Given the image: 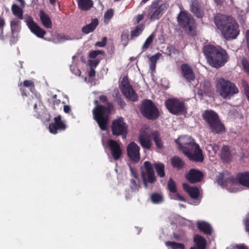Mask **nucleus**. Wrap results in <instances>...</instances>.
Returning <instances> with one entry per match:
<instances>
[{
  "label": "nucleus",
  "instance_id": "39",
  "mask_svg": "<svg viewBox=\"0 0 249 249\" xmlns=\"http://www.w3.org/2000/svg\"><path fill=\"white\" fill-rule=\"evenodd\" d=\"M167 247H170L172 249H185V246L182 243L168 241L165 242Z\"/></svg>",
  "mask_w": 249,
  "mask_h": 249
},
{
  "label": "nucleus",
  "instance_id": "34",
  "mask_svg": "<svg viewBox=\"0 0 249 249\" xmlns=\"http://www.w3.org/2000/svg\"><path fill=\"white\" fill-rule=\"evenodd\" d=\"M171 163L174 168L178 170L183 169L185 166L184 161L178 156H174L171 159Z\"/></svg>",
  "mask_w": 249,
  "mask_h": 249
},
{
  "label": "nucleus",
  "instance_id": "53",
  "mask_svg": "<svg viewBox=\"0 0 249 249\" xmlns=\"http://www.w3.org/2000/svg\"><path fill=\"white\" fill-rule=\"evenodd\" d=\"M20 24V21L17 20H12L10 22V25L11 27V30L13 31V29L16 26H18Z\"/></svg>",
  "mask_w": 249,
  "mask_h": 249
},
{
  "label": "nucleus",
  "instance_id": "45",
  "mask_svg": "<svg viewBox=\"0 0 249 249\" xmlns=\"http://www.w3.org/2000/svg\"><path fill=\"white\" fill-rule=\"evenodd\" d=\"M130 187L132 191L134 192L138 191L140 188V185L137 183L135 178L131 179Z\"/></svg>",
  "mask_w": 249,
  "mask_h": 249
},
{
  "label": "nucleus",
  "instance_id": "49",
  "mask_svg": "<svg viewBox=\"0 0 249 249\" xmlns=\"http://www.w3.org/2000/svg\"><path fill=\"white\" fill-rule=\"evenodd\" d=\"M113 16V11L112 9H108L104 15V18L108 19V20L110 19V18Z\"/></svg>",
  "mask_w": 249,
  "mask_h": 249
},
{
  "label": "nucleus",
  "instance_id": "19",
  "mask_svg": "<svg viewBox=\"0 0 249 249\" xmlns=\"http://www.w3.org/2000/svg\"><path fill=\"white\" fill-rule=\"evenodd\" d=\"M186 179L191 183L201 182L204 178L203 173L196 169H191L185 175Z\"/></svg>",
  "mask_w": 249,
  "mask_h": 249
},
{
  "label": "nucleus",
  "instance_id": "52",
  "mask_svg": "<svg viewBox=\"0 0 249 249\" xmlns=\"http://www.w3.org/2000/svg\"><path fill=\"white\" fill-rule=\"evenodd\" d=\"M144 18L143 14H138L134 18V23L139 24V22Z\"/></svg>",
  "mask_w": 249,
  "mask_h": 249
},
{
  "label": "nucleus",
  "instance_id": "47",
  "mask_svg": "<svg viewBox=\"0 0 249 249\" xmlns=\"http://www.w3.org/2000/svg\"><path fill=\"white\" fill-rule=\"evenodd\" d=\"M160 53H157L156 54L152 56L149 58L150 64H153V65L156 64L158 60L159 59L160 56Z\"/></svg>",
  "mask_w": 249,
  "mask_h": 249
},
{
  "label": "nucleus",
  "instance_id": "21",
  "mask_svg": "<svg viewBox=\"0 0 249 249\" xmlns=\"http://www.w3.org/2000/svg\"><path fill=\"white\" fill-rule=\"evenodd\" d=\"M180 70L181 75L187 82L191 83L195 79V75L192 68L187 64H183L181 65Z\"/></svg>",
  "mask_w": 249,
  "mask_h": 249
},
{
  "label": "nucleus",
  "instance_id": "10",
  "mask_svg": "<svg viewBox=\"0 0 249 249\" xmlns=\"http://www.w3.org/2000/svg\"><path fill=\"white\" fill-rule=\"evenodd\" d=\"M120 89L122 93L126 99L132 102H136L138 100L137 94L130 85L127 76L123 78Z\"/></svg>",
  "mask_w": 249,
  "mask_h": 249
},
{
  "label": "nucleus",
  "instance_id": "16",
  "mask_svg": "<svg viewBox=\"0 0 249 249\" xmlns=\"http://www.w3.org/2000/svg\"><path fill=\"white\" fill-rule=\"evenodd\" d=\"M25 22L30 31L36 36L39 38H43L46 32L39 27L38 24L34 21L31 16H29Z\"/></svg>",
  "mask_w": 249,
  "mask_h": 249
},
{
  "label": "nucleus",
  "instance_id": "28",
  "mask_svg": "<svg viewBox=\"0 0 249 249\" xmlns=\"http://www.w3.org/2000/svg\"><path fill=\"white\" fill-rule=\"evenodd\" d=\"M183 186L184 190L190 195L191 198L196 199L198 197L199 190L197 187H190L185 183H184Z\"/></svg>",
  "mask_w": 249,
  "mask_h": 249
},
{
  "label": "nucleus",
  "instance_id": "51",
  "mask_svg": "<svg viewBox=\"0 0 249 249\" xmlns=\"http://www.w3.org/2000/svg\"><path fill=\"white\" fill-rule=\"evenodd\" d=\"M242 65L244 71L249 74V63L247 60H243Z\"/></svg>",
  "mask_w": 249,
  "mask_h": 249
},
{
  "label": "nucleus",
  "instance_id": "4",
  "mask_svg": "<svg viewBox=\"0 0 249 249\" xmlns=\"http://www.w3.org/2000/svg\"><path fill=\"white\" fill-rule=\"evenodd\" d=\"M216 87L220 95L224 98H230L239 90L235 85L223 78H219L216 80Z\"/></svg>",
  "mask_w": 249,
  "mask_h": 249
},
{
  "label": "nucleus",
  "instance_id": "26",
  "mask_svg": "<svg viewBox=\"0 0 249 249\" xmlns=\"http://www.w3.org/2000/svg\"><path fill=\"white\" fill-rule=\"evenodd\" d=\"M191 11L198 18H202L203 13L201 10L200 4L197 0H194L191 5Z\"/></svg>",
  "mask_w": 249,
  "mask_h": 249
},
{
  "label": "nucleus",
  "instance_id": "3",
  "mask_svg": "<svg viewBox=\"0 0 249 249\" xmlns=\"http://www.w3.org/2000/svg\"><path fill=\"white\" fill-rule=\"evenodd\" d=\"M202 117L208 124L209 128L212 133L221 134L225 132V126L218 114L215 111L213 110H206L202 113Z\"/></svg>",
  "mask_w": 249,
  "mask_h": 249
},
{
  "label": "nucleus",
  "instance_id": "1",
  "mask_svg": "<svg viewBox=\"0 0 249 249\" xmlns=\"http://www.w3.org/2000/svg\"><path fill=\"white\" fill-rule=\"evenodd\" d=\"M203 52L209 64L216 69L224 66L229 60L227 51L220 46L206 45L203 47Z\"/></svg>",
  "mask_w": 249,
  "mask_h": 249
},
{
  "label": "nucleus",
  "instance_id": "50",
  "mask_svg": "<svg viewBox=\"0 0 249 249\" xmlns=\"http://www.w3.org/2000/svg\"><path fill=\"white\" fill-rule=\"evenodd\" d=\"M129 168L131 176L136 180H139V177L136 172V170L130 165L129 166Z\"/></svg>",
  "mask_w": 249,
  "mask_h": 249
},
{
  "label": "nucleus",
  "instance_id": "20",
  "mask_svg": "<svg viewBox=\"0 0 249 249\" xmlns=\"http://www.w3.org/2000/svg\"><path fill=\"white\" fill-rule=\"evenodd\" d=\"M107 144L113 159L116 160H118L122 155L120 144L117 141L112 139L108 141Z\"/></svg>",
  "mask_w": 249,
  "mask_h": 249
},
{
  "label": "nucleus",
  "instance_id": "22",
  "mask_svg": "<svg viewBox=\"0 0 249 249\" xmlns=\"http://www.w3.org/2000/svg\"><path fill=\"white\" fill-rule=\"evenodd\" d=\"M236 182V185L240 184L243 186L249 188V172L239 173L236 175V179L232 178Z\"/></svg>",
  "mask_w": 249,
  "mask_h": 249
},
{
  "label": "nucleus",
  "instance_id": "55",
  "mask_svg": "<svg viewBox=\"0 0 249 249\" xmlns=\"http://www.w3.org/2000/svg\"><path fill=\"white\" fill-rule=\"evenodd\" d=\"M100 101L103 103H105L107 105V103L109 102L107 101V98L105 95H102L99 97Z\"/></svg>",
  "mask_w": 249,
  "mask_h": 249
},
{
  "label": "nucleus",
  "instance_id": "31",
  "mask_svg": "<svg viewBox=\"0 0 249 249\" xmlns=\"http://www.w3.org/2000/svg\"><path fill=\"white\" fill-rule=\"evenodd\" d=\"M77 2L78 8L84 11H89L93 5L92 0H77Z\"/></svg>",
  "mask_w": 249,
  "mask_h": 249
},
{
  "label": "nucleus",
  "instance_id": "59",
  "mask_svg": "<svg viewBox=\"0 0 249 249\" xmlns=\"http://www.w3.org/2000/svg\"><path fill=\"white\" fill-rule=\"evenodd\" d=\"M128 35L127 33L123 32L121 35V39L122 40H126L128 39Z\"/></svg>",
  "mask_w": 249,
  "mask_h": 249
},
{
  "label": "nucleus",
  "instance_id": "9",
  "mask_svg": "<svg viewBox=\"0 0 249 249\" xmlns=\"http://www.w3.org/2000/svg\"><path fill=\"white\" fill-rule=\"evenodd\" d=\"M165 106L168 111L174 115H180L186 111L184 103L177 98H170L166 100Z\"/></svg>",
  "mask_w": 249,
  "mask_h": 249
},
{
  "label": "nucleus",
  "instance_id": "18",
  "mask_svg": "<svg viewBox=\"0 0 249 249\" xmlns=\"http://www.w3.org/2000/svg\"><path fill=\"white\" fill-rule=\"evenodd\" d=\"M233 19L231 16L218 14L214 17V22L217 28L222 31Z\"/></svg>",
  "mask_w": 249,
  "mask_h": 249
},
{
  "label": "nucleus",
  "instance_id": "57",
  "mask_svg": "<svg viewBox=\"0 0 249 249\" xmlns=\"http://www.w3.org/2000/svg\"><path fill=\"white\" fill-rule=\"evenodd\" d=\"M231 249H248L247 246L244 245L240 244V245H236L232 247Z\"/></svg>",
  "mask_w": 249,
  "mask_h": 249
},
{
  "label": "nucleus",
  "instance_id": "15",
  "mask_svg": "<svg viewBox=\"0 0 249 249\" xmlns=\"http://www.w3.org/2000/svg\"><path fill=\"white\" fill-rule=\"evenodd\" d=\"M140 148L134 142H130L126 147L127 155L129 159L133 162H137L140 160Z\"/></svg>",
  "mask_w": 249,
  "mask_h": 249
},
{
  "label": "nucleus",
  "instance_id": "54",
  "mask_svg": "<svg viewBox=\"0 0 249 249\" xmlns=\"http://www.w3.org/2000/svg\"><path fill=\"white\" fill-rule=\"evenodd\" d=\"M246 231L249 233V213L247 215L245 220Z\"/></svg>",
  "mask_w": 249,
  "mask_h": 249
},
{
  "label": "nucleus",
  "instance_id": "7",
  "mask_svg": "<svg viewBox=\"0 0 249 249\" xmlns=\"http://www.w3.org/2000/svg\"><path fill=\"white\" fill-rule=\"evenodd\" d=\"M141 177L145 188H148L147 184L154 183L156 181L153 166L151 162L145 161L141 167Z\"/></svg>",
  "mask_w": 249,
  "mask_h": 249
},
{
  "label": "nucleus",
  "instance_id": "62",
  "mask_svg": "<svg viewBox=\"0 0 249 249\" xmlns=\"http://www.w3.org/2000/svg\"><path fill=\"white\" fill-rule=\"evenodd\" d=\"M89 63L91 66H94L96 67L99 63V61L96 60H90Z\"/></svg>",
  "mask_w": 249,
  "mask_h": 249
},
{
  "label": "nucleus",
  "instance_id": "44",
  "mask_svg": "<svg viewBox=\"0 0 249 249\" xmlns=\"http://www.w3.org/2000/svg\"><path fill=\"white\" fill-rule=\"evenodd\" d=\"M115 100L121 108H123L126 106L125 102L119 93L116 94Z\"/></svg>",
  "mask_w": 249,
  "mask_h": 249
},
{
  "label": "nucleus",
  "instance_id": "42",
  "mask_svg": "<svg viewBox=\"0 0 249 249\" xmlns=\"http://www.w3.org/2000/svg\"><path fill=\"white\" fill-rule=\"evenodd\" d=\"M151 199L154 203H160L163 201L162 195L158 193H153L151 196Z\"/></svg>",
  "mask_w": 249,
  "mask_h": 249
},
{
  "label": "nucleus",
  "instance_id": "25",
  "mask_svg": "<svg viewBox=\"0 0 249 249\" xmlns=\"http://www.w3.org/2000/svg\"><path fill=\"white\" fill-rule=\"evenodd\" d=\"M197 94L201 97L204 95L210 96L211 94V85L209 81H204L198 90Z\"/></svg>",
  "mask_w": 249,
  "mask_h": 249
},
{
  "label": "nucleus",
  "instance_id": "43",
  "mask_svg": "<svg viewBox=\"0 0 249 249\" xmlns=\"http://www.w3.org/2000/svg\"><path fill=\"white\" fill-rule=\"evenodd\" d=\"M22 86L29 88L31 92H33V90L35 89L34 83L31 80H24L23 83H22Z\"/></svg>",
  "mask_w": 249,
  "mask_h": 249
},
{
  "label": "nucleus",
  "instance_id": "32",
  "mask_svg": "<svg viewBox=\"0 0 249 249\" xmlns=\"http://www.w3.org/2000/svg\"><path fill=\"white\" fill-rule=\"evenodd\" d=\"M220 157L221 160L226 162L230 161L231 154L230 148L228 145H223L221 150Z\"/></svg>",
  "mask_w": 249,
  "mask_h": 249
},
{
  "label": "nucleus",
  "instance_id": "61",
  "mask_svg": "<svg viewBox=\"0 0 249 249\" xmlns=\"http://www.w3.org/2000/svg\"><path fill=\"white\" fill-rule=\"evenodd\" d=\"M95 75V71L92 68H90V71L89 72V76L90 77H92Z\"/></svg>",
  "mask_w": 249,
  "mask_h": 249
},
{
  "label": "nucleus",
  "instance_id": "17",
  "mask_svg": "<svg viewBox=\"0 0 249 249\" xmlns=\"http://www.w3.org/2000/svg\"><path fill=\"white\" fill-rule=\"evenodd\" d=\"M54 122L50 123L49 125V129L53 134H56L58 131H64L67 127L66 124L62 121V117L58 115L53 119Z\"/></svg>",
  "mask_w": 249,
  "mask_h": 249
},
{
  "label": "nucleus",
  "instance_id": "35",
  "mask_svg": "<svg viewBox=\"0 0 249 249\" xmlns=\"http://www.w3.org/2000/svg\"><path fill=\"white\" fill-rule=\"evenodd\" d=\"M145 29L144 23L138 24L135 28L131 29L130 32V39H133L139 36Z\"/></svg>",
  "mask_w": 249,
  "mask_h": 249
},
{
  "label": "nucleus",
  "instance_id": "13",
  "mask_svg": "<svg viewBox=\"0 0 249 249\" xmlns=\"http://www.w3.org/2000/svg\"><path fill=\"white\" fill-rule=\"evenodd\" d=\"M176 143L178 144V148L184 154L191 148H193L194 145L197 144L195 142V140L190 136H184L179 137L175 140Z\"/></svg>",
  "mask_w": 249,
  "mask_h": 249
},
{
  "label": "nucleus",
  "instance_id": "5",
  "mask_svg": "<svg viewBox=\"0 0 249 249\" xmlns=\"http://www.w3.org/2000/svg\"><path fill=\"white\" fill-rule=\"evenodd\" d=\"M178 22L185 32L191 36L196 35V22L190 14L186 11H181L178 16Z\"/></svg>",
  "mask_w": 249,
  "mask_h": 249
},
{
  "label": "nucleus",
  "instance_id": "6",
  "mask_svg": "<svg viewBox=\"0 0 249 249\" xmlns=\"http://www.w3.org/2000/svg\"><path fill=\"white\" fill-rule=\"evenodd\" d=\"M140 110L142 115L148 120H156L160 115L158 107L149 99H144L142 101Z\"/></svg>",
  "mask_w": 249,
  "mask_h": 249
},
{
  "label": "nucleus",
  "instance_id": "8",
  "mask_svg": "<svg viewBox=\"0 0 249 249\" xmlns=\"http://www.w3.org/2000/svg\"><path fill=\"white\" fill-rule=\"evenodd\" d=\"M161 0H155L149 7L151 15L150 19L154 21L160 18L169 7V4L167 2L161 3Z\"/></svg>",
  "mask_w": 249,
  "mask_h": 249
},
{
  "label": "nucleus",
  "instance_id": "23",
  "mask_svg": "<svg viewBox=\"0 0 249 249\" xmlns=\"http://www.w3.org/2000/svg\"><path fill=\"white\" fill-rule=\"evenodd\" d=\"M232 178L236 179V177L230 176L228 178H224V174L220 173L216 177V181L219 185L223 187L236 185V182L232 180Z\"/></svg>",
  "mask_w": 249,
  "mask_h": 249
},
{
  "label": "nucleus",
  "instance_id": "33",
  "mask_svg": "<svg viewBox=\"0 0 249 249\" xmlns=\"http://www.w3.org/2000/svg\"><path fill=\"white\" fill-rule=\"evenodd\" d=\"M40 19L43 25L46 28H52V22L49 16L43 10L39 13Z\"/></svg>",
  "mask_w": 249,
  "mask_h": 249
},
{
  "label": "nucleus",
  "instance_id": "11",
  "mask_svg": "<svg viewBox=\"0 0 249 249\" xmlns=\"http://www.w3.org/2000/svg\"><path fill=\"white\" fill-rule=\"evenodd\" d=\"M127 125L124 122L123 117H120L113 121L111 125L112 133L114 136H122L125 138L127 134Z\"/></svg>",
  "mask_w": 249,
  "mask_h": 249
},
{
  "label": "nucleus",
  "instance_id": "40",
  "mask_svg": "<svg viewBox=\"0 0 249 249\" xmlns=\"http://www.w3.org/2000/svg\"><path fill=\"white\" fill-rule=\"evenodd\" d=\"M155 36V33H152L148 36V37L146 39V40H145V41L144 42V44L142 45V50L143 51L146 50L150 47V46L152 44V42H153Z\"/></svg>",
  "mask_w": 249,
  "mask_h": 249
},
{
  "label": "nucleus",
  "instance_id": "60",
  "mask_svg": "<svg viewBox=\"0 0 249 249\" xmlns=\"http://www.w3.org/2000/svg\"><path fill=\"white\" fill-rule=\"evenodd\" d=\"M64 111L66 113H69L71 110V107L68 105H65L64 106L63 108Z\"/></svg>",
  "mask_w": 249,
  "mask_h": 249
},
{
  "label": "nucleus",
  "instance_id": "2",
  "mask_svg": "<svg viewBox=\"0 0 249 249\" xmlns=\"http://www.w3.org/2000/svg\"><path fill=\"white\" fill-rule=\"evenodd\" d=\"M94 104L96 106L92 110L93 119L102 130H106L108 125L109 116L114 109V106L112 103H107V107L99 105V101L97 100L94 101Z\"/></svg>",
  "mask_w": 249,
  "mask_h": 249
},
{
  "label": "nucleus",
  "instance_id": "63",
  "mask_svg": "<svg viewBox=\"0 0 249 249\" xmlns=\"http://www.w3.org/2000/svg\"><path fill=\"white\" fill-rule=\"evenodd\" d=\"M5 25V22L3 19L0 18V30H3V28Z\"/></svg>",
  "mask_w": 249,
  "mask_h": 249
},
{
  "label": "nucleus",
  "instance_id": "64",
  "mask_svg": "<svg viewBox=\"0 0 249 249\" xmlns=\"http://www.w3.org/2000/svg\"><path fill=\"white\" fill-rule=\"evenodd\" d=\"M219 147L217 145H214L213 147V150L215 152V153H216Z\"/></svg>",
  "mask_w": 249,
  "mask_h": 249
},
{
  "label": "nucleus",
  "instance_id": "12",
  "mask_svg": "<svg viewBox=\"0 0 249 249\" xmlns=\"http://www.w3.org/2000/svg\"><path fill=\"white\" fill-rule=\"evenodd\" d=\"M221 33L227 40L235 39L239 34V25L234 18L222 30Z\"/></svg>",
  "mask_w": 249,
  "mask_h": 249
},
{
  "label": "nucleus",
  "instance_id": "36",
  "mask_svg": "<svg viewBox=\"0 0 249 249\" xmlns=\"http://www.w3.org/2000/svg\"><path fill=\"white\" fill-rule=\"evenodd\" d=\"M153 140L155 143L156 147L158 149H162L163 147V143L160 137V133L158 131H152L151 133Z\"/></svg>",
  "mask_w": 249,
  "mask_h": 249
},
{
  "label": "nucleus",
  "instance_id": "41",
  "mask_svg": "<svg viewBox=\"0 0 249 249\" xmlns=\"http://www.w3.org/2000/svg\"><path fill=\"white\" fill-rule=\"evenodd\" d=\"M167 187L169 191L171 193H177V189L176 183L171 178H170L168 181Z\"/></svg>",
  "mask_w": 249,
  "mask_h": 249
},
{
  "label": "nucleus",
  "instance_id": "30",
  "mask_svg": "<svg viewBox=\"0 0 249 249\" xmlns=\"http://www.w3.org/2000/svg\"><path fill=\"white\" fill-rule=\"evenodd\" d=\"M197 227L200 231L206 235H210L212 233V227L207 222L205 221L198 222L197 223Z\"/></svg>",
  "mask_w": 249,
  "mask_h": 249
},
{
  "label": "nucleus",
  "instance_id": "46",
  "mask_svg": "<svg viewBox=\"0 0 249 249\" xmlns=\"http://www.w3.org/2000/svg\"><path fill=\"white\" fill-rule=\"evenodd\" d=\"M104 53V51L101 50H94L90 52L89 53V57L90 58H95L99 54H102Z\"/></svg>",
  "mask_w": 249,
  "mask_h": 249
},
{
  "label": "nucleus",
  "instance_id": "37",
  "mask_svg": "<svg viewBox=\"0 0 249 249\" xmlns=\"http://www.w3.org/2000/svg\"><path fill=\"white\" fill-rule=\"evenodd\" d=\"M11 10L13 15L19 19H23V11L21 8L16 4L12 5Z\"/></svg>",
  "mask_w": 249,
  "mask_h": 249
},
{
  "label": "nucleus",
  "instance_id": "48",
  "mask_svg": "<svg viewBox=\"0 0 249 249\" xmlns=\"http://www.w3.org/2000/svg\"><path fill=\"white\" fill-rule=\"evenodd\" d=\"M107 38L106 37H104L102 38L101 41H98L96 42L95 46L99 47H104L107 44Z\"/></svg>",
  "mask_w": 249,
  "mask_h": 249
},
{
  "label": "nucleus",
  "instance_id": "27",
  "mask_svg": "<svg viewBox=\"0 0 249 249\" xmlns=\"http://www.w3.org/2000/svg\"><path fill=\"white\" fill-rule=\"evenodd\" d=\"M139 141L142 147L147 149L151 148L152 142L149 135L141 134L139 136Z\"/></svg>",
  "mask_w": 249,
  "mask_h": 249
},
{
  "label": "nucleus",
  "instance_id": "58",
  "mask_svg": "<svg viewBox=\"0 0 249 249\" xmlns=\"http://www.w3.org/2000/svg\"><path fill=\"white\" fill-rule=\"evenodd\" d=\"M176 199L182 201H185V199L178 193H176Z\"/></svg>",
  "mask_w": 249,
  "mask_h": 249
},
{
  "label": "nucleus",
  "instance_id": "24",
  "mask_svg": "<svg viewBox=\"0 0 249 249\" xmlns=\"http://www.w3.org/2000/svg\"><path fill=\"white\" fill-rule=\"evenodd\" d=\"M194 246L196 249H206L207 247V241L206 239L199 234H196L193 238Z\"/></svg>",
  "mask_w": 249,
  "mask_h": 249
},
{
  "label": "nucleus",
  "instance_id": "14",
  "mask_svg": "<svg viewBox=\"0 0 249 249\" xmlns=\"http://www.w3.org/2000/svg\"><path fill=\"white\" fill-rule=\"evenodd\" d=\"M184 155L191 161L201 162L204 160L202 151L197 144L196 145H194L193 148H191L187 152H185Z\"/></svg>",
  "mask_w": 249,
  "mask_h": 249
},
{
  "label": "nucleus",
  "instance_id": "56",
  "mask_svg": "<svg viewBox=\"0 0 249 249\" xmlns=\"http://www.w3.org/2000/svg\"><path fill=\"white\" fill-rule=\"evenodd\" d=\"M19 87H20L19 89L21 92V94L22 96H27V94L26 93V90L22 86V83H20L19 84Z\"/></svg>",
  "mask_w": 249,
  "mask_h": 249
},
{
  "label": "nucleus",
  "instance_id": "29",
  "mask_svg": "<svg viewBox=\"0 0 249 249\" xmlns=\"http://www.w3.org/2000/svg\"><path fill=\"white\" fill-rule=\"evenodd\" d=\"M99 24L97 18H94L91 20V23L84 26L82 28V32L85 34H88L93 32Z\"/></svg>",
  "mask_w": 249,
  "mask_h": 249
},
{
  "label": "nucleus",
  "instance_id": "38",
  "mask_svg": "<svg viewBox=\"0 0 249 249\" xmlns=\"http://www.w3.org/2000/svg\"><path fill=\"white\" fill-rule=\"evenodd\" d=\"M156 171L157 173V175L160 178L164 177L165 174V165L163 163L161 162L155 163L154 165Z\"/></svg>",
  "mask_w": 249,
  "mask_h": 249
}]
</instances>
